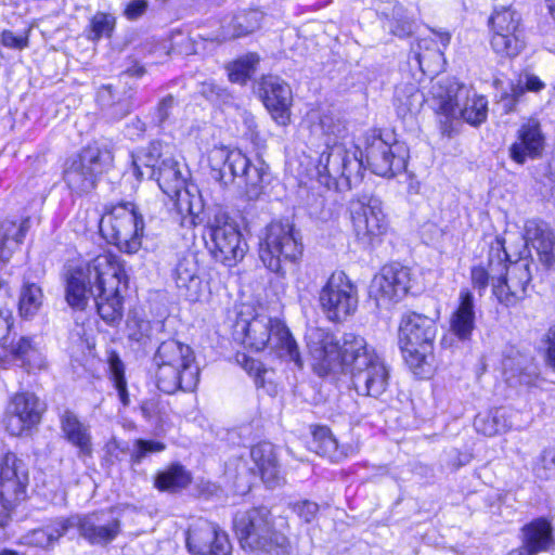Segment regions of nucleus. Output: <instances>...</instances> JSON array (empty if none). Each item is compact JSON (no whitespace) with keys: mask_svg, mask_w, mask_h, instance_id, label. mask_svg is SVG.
I'll use <instances>...</instances> for the list:
<instances>
[{"mask_svg":"<svg viewBox=\"0 0 555 555\" xmlns=\"http://www.w3.org/2000/svg\"><path fill=\"white\" fill-rule=\"evenodd\" d=\"M120 532V520L112 511L79 515V534L92 545H106Z\"/></svg>","mask_w":555,"mask_h":555,"instance_id":"27","label":"nucleus"},{"mask_svg":"<svg viewBox=\"0 0 555 555\" xmlns=\"http://www.w3.org/2000/svg\"><path fill=\"white\" fill-rule=\"evenodd\" d=\"M524 238L537 251L542 264L547 268L555 267V233L550 224L539 219L527 220Z\"/></svg>","mask_w":555,"mask_h":555,"instance_id":"29","label":"nucleus"},{"mask_svg":"<svg viewBox=\"0 0 555 555\" xmlns=\"http://www.w3.org/2000/svg\"><path fill=\"white\" fill-rule=\"evenodd\" d=\"M514 85L522 87V95H525L526 91L539 92L545 87V83L538 76L532 74L520 76L518 81Z\"/></svg>","mask_w":555,"mask_h":555,"instance_id":"55","label":"nucleus"},{"mask_svg":"<svg viewBox=\"0 0 555 555\" xmlns=\"http://www.w3.org/2000/svg\"><path fill=\"white\" fill-rule=\"evenodd\" d=\"M320 305L331 321H343L356 311L357 289L344 272L331 275L321 289Z\"/></svg>","mask_w":555,"mask_h":555,"instance_id":"17","label":"nucleus"},{"mask_svg":"<svg viewBox=\"0 0 555 555\" xmlns=\"http://www.w3.org/2000/svg\"><path fill=\"white\" fill-rule=\"evenodd\" d=\"M94 258L85 267H78L69 271L66 278V300L73 308L82 310L88 301L94 299L102 284V278L92 266Z\"/></svg>","mask_w":555,"mask_h":555,"instance_id":"24","label":"nucleus"},{"mask_svg":"<svg viewBox=\"0 0 555 555\" xmlns=\"http://www.w3.org/2000/svg\"><path fill=\"white\" fill-rule=\"evenodd\" d=\"M191 482L189 473L181 465H172L168 469L158 473L155 486L163 491H178Z\"/></svg>","mask_w":555,"mask_h":555,"instance_id":"43","label":"nucleus"},{"mask_svg":"<svg viewBox=\"0 0 555 555\" xmlns=\"http://www.w3.org/2000/svg\"><path fill=\"white\" fill-rule=\"evenodd\" d=\"M29 227V218L21 220L20 223L12 220L0 222V267L11 259L14 250L22 244Z\"/></svg>","mask_w":555,"mask_h":555,"instance_id":"36","label":"nucleus"},{"mask_svg":"<svg viewBox=\"0 0 555 555\" xmlns=\"http://www.w3.org/2000/svg\"><path fill=\"white\" fill-rule=\"evenodd\" d=\"M186 545L192 555H231L232 552L227 532L202 518L191 525Z\"/></svg>","mask_w":555,"mask_h":555,"instance_id":"21","label":"nucleus"},{"mask_svg":"<svg viewBox=\"0 0 555 555\" xmlns=\"http://www.w3.org/2000/svg\"><path fill=\"white\" fill-rule=\"evenodd\" d=\"M258 62L256 54H248L235 61L229 67V78L232 82L245 83L255 70V65Z\"/></svg>","mask_w":555,"mask_h":555,"instance_id":"47","label":"nucleus"},{"mask_svg":"<svg viewBox=\"0 0 555 555\" xmlns=\"http://www.w3.org/2000/svg\"><path fill=\"white\" fill-rule=\"evenodd\" d=\"M498 266L502 267L505 274L500 273L498 276V282L493 284V294L500 302L514 306L526 296L527 286L532 278L531 261L528 258H520L509 264H502L499 261Z\"/></svg>","mask_w":555,"mask_h":555,"instance_id":"19","label":"nucleus"},{"mask_svg":"<svg viewBox=\"0 0 555 555\" xmlns=\"http://www.w3.org/2000/svg\"><path fill=\"white\" fill-rule=\"evenodd\" d=\"M1 43L4 47L11 48V49L23 50L26 47H28V36L27 35L16 36L10 30H4L1 35Z\"/></svg>","mask_w":555,"mask_h":555,"instance_id":"56","label":"nucleus"},{"mask_svg":"<svg viewBox=\"0 0 555 555\" xmlns=\"http://www.w3.org/2000/svg\"><path fill=\"white\" fill-rule=\"evenodd\" d=\"M545 137L537 118L524 120L516 132V140L509 146V157L519 165L542 156Z\"/></svg>","mask_w":555,"mask_h":555,"instance_id":"25","label":"nucleus"},{"mask_svg":"<svg viewBox=\"0 0 555 555\" xmlns=\"http://www.w3.org/2000/svg\"><path fill=\"white\" fill-rule=\"evenodd\" d=\"M116 25V18L107 13L96 12L90 20L88 39L99 41L101 38H109Z\"/></svg>","mask_w":555,"mask_h":555,"instance_id":"45","label":"nucleus"},{"mask_svg":"<svg viewBox=\"0 0 555 555\" xmlns=\"http://www.w3.org/2000/svg\"><path fill=\"white\" fill-rule=\"evenodd\" d=\"M411 287L410 269L399 263L384 266L370 285V297L379 309H389Z\"/></svg>","mask_w":555,"mask_h":555,"instance_id":"18","label":"nucleus"},{"mask_svg":"<svg viewBox=\"0 0 555 555\" xmlns=\"http://www.w3.org/2000/svg\"><path fill=\"white\" fill-rule=\"evenodd\" d=\"M541 463L544 469H555V446L543 451L541 455Z\"/></svg>","mask_w":555,"mask_h":555,"instance_id":"62","label":"nucleus"},{"mask_svg":"<svg viewBox=\"0 0 555 555\" xmlns=\"http://www.w3.org/2000/svg\"><path fill=\"white\" fill-rule=\"evenodd\" d=\"M250 456L257 466L262 481L270 488L281 483L280 470L273 446L269 442L258 443L250 450Z\"/></svg>","mask_w":555,"mask_h":555,"instance_id":"37","label":"nucleus"},{"mask_svg":"<svg viewBox=\"0 0 555 555\" xmlns=\"http://www.w3.org/2000/svg\"><path fill=\"white\" fill-rule=\"evenodd\" d=\"M292 508L305 522H311L319 512V505L308 500L294 503Z\"/></svg>","mask_w":555,"mask_h":555,"instance_id":"52","label":"nucleus"},{"mask_svg":"<svg viewBox=\"0 0 555 555\" xmlns=\"http://www.w3.org/2000/svg\"><path fill=\"white\" fill-rule=\"evenodd\" d=\"M537 377L538 374L535 372V367H533L532 365H528L521 369L518 375V383L520 385L531 386L534 384Z\"/></svg>","mask_w":555,"mask_h":555,"instance_id":"61","label":"nucleus"},{"mask_svg":"<svg viewBox=\"0 0 555 555\" xmlns=\"http://www.w3.org/2000/svg\"><path fill=\"white\" fill-rule=\"evenodd\" d=\"M100 230L107 242L119 250L134 254L141 248L144 221L133 203L122 202L106 208Z\"/></svg>","mask_w":555,"mask_h":555,"instance_id":"9","label":"nucleus"},{"mask_svg":"<svg viewBox=\"0 0 555 555\" xmlns=\"http://www.w3.org/2000/svg\"><path fill=\"white\" fill-rule=\"evenodd\" d=\"M42 300L41 288L35 283H25L18 298L20 314L25 319L33 318L41 308Z\"/></svg>","mask_w":555,"mask_h":555,"instance_id":"44","label":"nucleus"},{"mask_svg":"<svg viewBox=\"0 0 555 555\" xmlns=\"http://www.w3.org/2000/svg\"><path fill=\"white\" fill-rule=\"evenodd\" d=\"M70 529H77L79 531V515H74L68 518H57L46 529L35 530L31 541L39 546H48L57 541L61 537L67 534Z\"/></svg>","mask_w":555,"mask_h":555,"instance_id":"39","label":"nucleus"},{"mask_svg":"<svg viewBox=\"0 0 555 555\" xmlns=\"http://www.w3.org/2000/svg\"><path fill=\"white\" fill-rule=\"evenodd\" d=\"M210 251L214 258L227 267L235 266L245 256L247 244L237 228L230 222L209 227Z\"/></svg>","mask_w":555,"mask_h":555,"instance_id":"23","label":"nucleus"},{"mask_svg":"<svg viewBox=\"0 0 555 555\" xmlns=\"http://www.w3.org/2000/svg\"><path fill=\"white\" fill-rule=\"evenodd\" d=\"M551 525L543 518L535 519L522 528V547L511 551L507 555H535L547 548L552 541Z\"/></svg>","mask_w":555,"mask_h":555,"instance_id":"33","label":"nucleus"},{"mask_svg":"<svg viewBox=\"0 0 555 555\" xmlns=\"http://www.w3.org/2000/svg\"><path fill=\"white\" fill-rule=\"evenodd\" d=\"M312 446L318 454L328 457L334 462H338L346 456L345 451L339 447L331 429L325 426L314 429Z\"/></svg>","mask_w":555,"mask_h":555,"instance_id":"41","label":"nucleus"},{"mask_svg":"<svg viewBox=\"0 0 555 555\" xmlns=\"http://www.w3.org/2000/svg\"><path fill=\"white\" fill-rule=\"evenodd\" d=\"M235 334L242 336L245 348L261 351L269 347L276 357L302 367L297 343L281 320L267 314H257L250 320L240 318L235 324Z\"/></svg>","mask_w":555,"mask_h":555,"instance_id":"6","label":"nucleus"},{"mask_svg":"<svg viewBox=\"0 0 555 555\" xmlns=\"http://www.w3.org/2000/svg\"><path fill=\"white\" fill-rule=\"evenodd\" d=\"M364 154L369 168L380 177L391 178L406 166L403 145L399 142L389 143L375 131L365 137Z\"/></svg>","mask_w":555,"mask_h":555,"instance_id":"16","label":"nucleus"},{"mask_svg":"<svg viewBox=\"0 0 555 555\" xmlns=\"http://www.w3.org/2000/svg\"><path fill=\"white\" fill-rule=\"evenodd\" d=\"M358 149L344 143H326L317 165L319 180L326 188L350 189L361 180L363 162Z\"/></svg>","mask_w":555,"mask_h":555,"instance_id":"11","label":"nucleus"},{"mask_svg":"<svg viewBox=\"0 0 555 555\" xmlns=\"http://www.w3.org/2000/svg\"><path fill=\"white\" fill-rule=\"evenodd\" d=\"M15 362L27 370L42 371L48 366L47 359L33 338L20 336L12 338L9 345H0V367H7Z\"/></svg>","mask_w":555,"mask_h":555,"instance_id":"26","label":"nucleus"},{"mask_svg":"<svg viewBox=\"0 0 555 555\" xmlns=\"http://www.w3.org/2000/svg\"><path fill=\"white\" fill-rule=\"evenodd\" d=\"M146 130V125L140 118H134L127 125L128 134L133 137H140Z\"/></svg>","mask_w":555,"mask_h":555,"instance_id":"63","label":"nucleus"},{"mask_svg":"<svg viewBox=\"0 0 555 555\" xmlns=\"http://www.w3.org/2000/svg\"><path fill=\"white\" fill-rule=\"evenodd\" d=\"M42 412L43 404L35 393H15L5 410V430L12 436H21L40 422Z\"/></svg>","mask_w":555,"mask_h":555,"instance_id":"20","label":"nucleus"},{"mask_svg":"<svg viewBox=\"0 0 555 555\" xmlns=\"http://www.w3.org/2000/svg\"><path fill=\"white\" fill-rule=\"evenodd\" d=\"M424 102L425 96L415 82H400L396 87L395 106L400 117L418 113Z\"/></svg>","mask_w":555,"mask_h":555,"instance_id":"38","label":"nucleus"},{"mask_svg":"<svg viewBox=\"0 0 555 555\" xmlns=\"http://www.w3.org/2000/svg\"><path fill=\"white\" fill-rule=\"evenodd\" d=\"M430 95L433 107L441 117V133L451 137L453 120L462 118L477 126L487 118L488 102L485 96L477 95L470 88L453 77H439L431 82Z\"/></svg>","mask_w":555,"mask_h":555,"instance_id":"3","label":"nucleus"},{"mask_svg":"<svg viewBox=\"0 0 555 555\" xmlns=\"http://www.w3.org/2000/svg\"><path fill=\"white\" fill-rule=\"evenodd\" d=\"M214 177L224 186L233 185L248 199H256L262 193L268 166L259 162L251 164L240 150L215 146L208 155Z\"/></svg>","mask_w":555,"mask_h":555,"instance_id":"5","label":"nucleus"},{"mask_svg":"<svg viewBox=\"0 0 555 555\" xmlns=\"http://www.w3.org/2000/svg\"><path fill=\"white\" fill-rule=\"evenodd\" d=\"M521 88V86H515L514 83H511L509 90L501 95L498 104L505 114H509L516 111L517 104L524 96Z\"/></svg>","mask_w":555,"mask_h":555,"instance_id":"51","label":"nucleus"},{"mask_svg":"<svg viewBox=\"0 0 555 555\" xmlns=\"http://www.w3.org/2000/svg\"><path fill=\"white\" fill-rule=\"evenodd\" d=\"M437 332L433 318L416 312L402 317L399 344L406 364L415 375L424 377L431 373Z\"/></svg>","mask_w":555,"mask_h":555,"instance_id":"7","label":"nucleus"},{"mask_svg":"<svg viewBox=\"0 0 555 555\" xmlns=\"http://www.w3.org/2000/svg\"><path fill=\"white\" fill-rule=\"evenodd\" d=\"M263 103L279 125H286L291 117L293 94L289 86L278 76L264 77L261 82Z\"/></svg>","mask_w":555,"mask_h":555,"instance_id":"28","label":"nucleus"},{"mask_svg":"<svg viewBox=\"0 0 555 555\" xmlns=\"http://www.w3.org/2000/svg\"><path fill=\"white\" fill-rule=\"evenodd\" d=\"M92 268L98 278H102V284L94 298L98 313L107 324H115L122 318L120 286L126 283L124 267L117 256L104 253L94 258Z\"/></svg>","mask_w":555,"mask_h":555,"instance_id":"12","label":"nucleus"},{"mask_svg":"<svg viewBox=\"0 0 555 555\" xmlns=\"http://www.w3.org/2000/svg\"><path fill=\"white\" fill-rule=\"evenodd\" d=\"M546 362L555 370V325L551 326L546 333Z\"/></svg>","mask_w":555,"mask_h":555,"instance_id":"60","label":"nucleus"},{"mask_svg":"<svg viewBox=\"0 0 555 555\" xmlns=\"http://www.w3.org/2000/svg\"><path fill=\"white\" fill-rule=\"evenodd\" d=\"M491 30L490 44L493 51L507 57H514L525 47L520 15L511 8L495 10L489 18Z\"/></svg>","mask_w":555,"mask_h":555,"instance_id":"15","label":"nucleus"},{"mask_svg":"<svg viewBox=\"0 0 555 555\" xmlns=\"http://www.w3.org/2000/svg\"><path fill=\"white\" fill-rule=\"evenodd\" d=\"M306 344L312 366L320 376L340 367L349 375L351 388L359 396L378 399L387 391L389 366L364 337L347 333L339 346L328 331L310 327L306 333Z\"/></svg>","mask_w":555,"mask_h":555,"instance_id":"1","label":"nucleus"},{"mask_svg":"<svg viewBox=\"0 0 555 555\" xmlns=\"http://www.w3.org/2000/svg\"><path fill=\"white\" fill-rule=\"evenodd\" d=\"M176 104L175 98L172 95L165 96L157 105L156 112L154 115V121L157 126H162L165 121H167L171 115V111L173 109Z\"/></svg>","mask_w":555,"mask_h":555,"instance_id":"53","label":"nucleus"},{"mask_svg":"<svg viewBox=\"0 0 555 555\" xmlns=\"http://www.w3.org/2000/svg\"><path fill=\"white\" fill-rule=\"evenodd\" d=\"M147 8V0H130L124 10V15L129 21H135L145 14Z\"/></svg>","mask_w":555,"mask_h":555,"instance_id":"54","label":"nucleus"},{"mask_svg":"<svg viewBox=\"0 0 555 555\" xmlns=\"http://www.w3.org/2000/svg\"><path fill=\"white\" fill-rule=\"evenodd\" d=\"M113 160L114 156L107 147L89 145L66 162L64 181L73 192L88 193L95 186L98 176L109 167Z\"/></svg>","mask_w":555,"mask_h":555,"instance_id":"13","label":"nucleus"},{"mask_svg":"<svg viewBox=\"0 0 555 555\" xmlns=\"http://www.w3.org/2000/svg\"><path fill=\"white\" fill-rule=\"evenodd\" d=\"M179 37L180 40H176L171 47L175 52L184 55L196 53V44L192 38L183 35H180Z\"/></svg>","mask_w":555,"mask_h":555,"instance_id":"59","label":"nucleus"},{"mask_svg":"<svg viewBox=\"0 0 555 555\" xmlns=\"http://www.w3.org/2000/svg\"><path fill=\"white\" fill-rule=\"evenodd\" d=\"M98 102L107 117L119 120L132 109V93L113 89L111 85L98 90Z\"/></svg>","mask_w":555,"mask_h":555,"instance_id":"34","label":"nucleus"},{"mask_svg":"<svg viewBox=\"0 0 555 555\" xmlns=\"http://www.w3.org/2000/svg\"><path fill=\"white\" fill-rule=\"evenodd\" d=\"M439 40L440 42L433 37L421 38L411 48L410 60L414 61L424 74H434L442 67L441 46H448L450 36L448 34L439 35Z\"/></svg>","mask_w":555,"mask_h":555,"instance_id":"30","label":"nucleus"},{"mask_svg":"<svg viewBox=\"0 0 555 555\" xmlns=\"http://www.w3.org/2000/svg\"><path fill=\"white\" fill-rule=\"evenodd\" d=\"M156 385L167 395L192 392L199 383L201 370L194 351L176 339L163 341L154 357Z\"/></svg>","mask_w":555,"mask_h":555,"instance_id":"4","label":"nucleus"},{"mask_svg":"<svg viewBox=\"0 0 555 555\" xmlns=\"http://www.w3.org/2000/svg\"><path fill=\"white\" fill-rule=\"evenodd\" d=\"M234 529L244 548L259 550L271 555H288L289 542L286 535L272 530L270 512L266 507L238 513Z\"/></svg>","mask_w":555,"mask_h":555,"instance_id":"8","label":"nucleus"},{"mask_svg":"<svg viewBox=\"0 0 555 555\" xmlns=\"http://www.w3.org/2000/svg\"><path fill=\"white\" fill-rule=\"evenodd\" d=\"M320 126L326 134L339 137L344 131L345 127L339 119H334L332 115H323L320 119Z\"/></svg>","mask_w":555,"mask_h":555,"instance_id":"58","label":"nucleus"},{"mask_svg":"<svg viewBox=\"0 0 555 555\" xmlns=\"http://www.w3.org/2000/svg\"><path fill=\"white\" fill-rule=\"evenodd\" d=\"M475 328L474 296L467 289H462L459 295V305L450 317V331L460 340L470 339Z\"/></svg>","mask_w":555,"mask_h":555,"instance_id":"31","label":"nucleus"},{"mask_svg":"<svg viewBox=\"0 0 555 555\" xmlns=\"http://www.w3.org/2000/svg\"><path fill=\"white\" fill-rule=\"evenodd\" d=\"M111 378L118 392V397L124 406L130 403L129 393L127 390V382L125 378L124 363L116 353H112L108 359Z\"/></svg>","mask_w":555,"mask_h":555,"instance_id":"46","label":"nucleus"},{"mask_svg":"<svg viewBox=\"0 0 555 555\" xmlns=\"http://www.w3.org/2000/svg\"><path fill=\"white\" fill-rule=\"evenodd\" d=\"M262 16V13L256 9L237 12L229 25L228 35L236 38L254 33L260 27Z\"/></svg>","mask_w":555,"mask_h":555,"instance_id":"42","label":"nucleus"},{"mask_svg":"<svg viewBox=\"0 0 555 555\" xmlns=\"http://www.w3.org/2000/svg\"><path fill=\"white\" fill-rule=\"evenodd\" d=\"M396 17L389 21L388 28L398 37H406L413 31V21L403 14L401 7L395 8Z\"/></svg>","mask_w":555,"mask_h":555,"instance_id":"48","label":"nucleus"},{"mask_svg":"<svg viewBox=\"0 0 555 555\" xmlns=\"http://www.w3.org/2000/svg\"><path fill=\"white\" fill-rule=\"evenodd\" d=\"M299 231L289 221H273L259 244V257L272 272L284 274L287 263L296 262L302 255Z\"/></svg>","mask_w":555,"mask_h":555,"instance_id":"10","label":"nucleus"},{"mask_svg":"<svg viewBox=\"0 0 555 555\" xmlns=\"http://www.w3.org/2000/svg\"><path fill=\"white\" fill-rule=\"evenodd\" d=\"M177 287L184 291V295L196 301L202 294V280L198 275V264L193 256L181 258L175 269Z\"/></svg>","mask_w":555,"mask_h":555,"instance_id":"35","label":"nucleus"},{"mask_svg":"<svg viewBox=\"0 0 555 555\" xmlns=\"http://www.w3.org/2000/svg\"><path fill=\"white\" fill-rule=\"evenodd\" d=\"M474 426L478 433L492 437L506 433L513 426L509 413L504 409H496L486 414L476 416Z\"/></svg>","mask_w":555,"mask_h":555,"instance_id":"40","label":"nucleus"},{"mask_svg":"<svg viewBox=\"0 0 555 555\" xmlns=\"http://www.w3.org/2000/svg\"><path fill=\"white\" fill-rule=\"evenodd\" d=\"M15 507H8L7 502H0V531H4L11 522V514Z\"/></svg>","mask_w":555,"mask_h":555,"instance_id":"64","label":"nucleus"},{"mask_svg":"<svg viewBox=\"0 0 555 555\" xmlns=\"http://www.w3.org/2000/svg\"><path fill=\"white\" fill-rule=\"evenodd\" d=\"M28 469L15 454L8 453L0 463V502L16 507L27 498Z\"/></svg>","mask_w":555,"mask_h":555,"instance_id":"22","label":"nucleus"},{"mask_svg":"<svg viewBox=\"0 0 555 555\" xmlns=\"http://www.w3.org/2000/svg\"><path fill=\"white\" fill-rule=\"evenodd\" d=\"M236 361L249 375L255 377V383L257 386H263V375L267 373V370L259 361L249 358L245 353L237 354Z\"/></svg>","mask_w":555,"mask_h":555,"instance_id":"49","label":"nucleus"},{"mask_svg":"<svg viewBox=\"0 0 555 555\" xmlns=\"http://www.w3.org/2000/svg\"><path fill=\"white\" fill-rule=\"evenodd\" d=\"M163 156L162 144L159 142L150 143L131 155L133 172L140 180H155L164 193L176 197L178 212L184 221L195 225L203 208L201 198L184 188L185 178L179 162L172 157Z\"/></svg>","mask_w":555,"mask_h":555,"instance_id":"2","label":"nucleus"},{"mask_svg":"<svg viewBox=\"0 0 555 555\" xmlns=\"http://www.w3.org/2000/svg\"><path fill=\"white\" fill-rule=\"evenodd\" d=\"M470 276L474 287L479 291L480 295L487 288L490 279L492 280V285L498 282V276L494 274L492 260L490 261V271L480 266L474 267L472 269Z\"/></svg>","mask_w":555,"mask_h":555,"instance_id":"50","label":"nucleus"},{"mask_svg":"<svg viewBox=\"0 0 555 555\" xmlns=\"http://www.w3.org/2000/svg\"><path fill=\"white\" fill-rule=\"evenodd\" d=\"M60 422L66 440L78 449V456H91L93 448L90 427L81 423L78 416L68 410L61 415Z\"/></svg>","mask_w":555,"mask_h":555,"instance_id":"32","label":"nucleus"},{"mask_svg":"<svg viewBox=\"0 0 555 555\" xmlns=\"http://www.w3.org/2000/svg\"><path fill=\"white\" fill-rule=\"evenodd\" d=\"M353 232L363 247L373 246L387 231L382 202L374 196H362L350 203Z\"/></svg>","mask_w":555,"mask_h":555,"instance_id":"14","label":"nucleus"},{"mask_svg":"<svg viewBox=\"0 0 555 555\" xmlns=\"http://www.w3.org/2000/svg\"><path fill=\"white\" fill-rule=\"evenodd\" d=\"M165 449V444L158 441L152 440H138L137 441V453L135 461L140 462L147 453L160 452Z\"/></svg>","mask_w":555,"mask_h":555,"instance_id":"57","label":"nucleus"}]
</instances>
